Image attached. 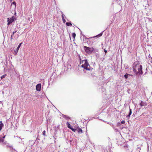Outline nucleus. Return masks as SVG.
I'll return each instance as SVG.
<instances>
[{"label": "nucleus", "mask_w": 152, "mask_h": 152, "mask_svg": "<svg viewBox=\"0 0 152 152\" xmlns=\"http://www.w3.org/2000/svg\"><path fill=\"white\" fill-rule=\"evenodd\" d=\"M133 71L136 75H141L142 74V66L138 63H134L133 65Z\"/></svg>", "instance_id": "nucleus-1"}, {"label": "nucleus", "mask_w": 152, "mask_h": 152, "mask_svg": "<svg viewBox=\"0 0 152 152\" xmlns=\"http://www.w3.org/2000/svg\"><path fill=\"white\" fill-rule=\"evenodd\" d=\"M83 64L81 66L82 67L87 70H90V66L87 60L83 61Z\"/></svg>", "instance_id": "nucleus-2"}, {"label": "nucleus", "mask_w": 152, "mask_h": 152, "mask_svg": "<svg viewBox=\"0 0 152 152\" xmlns=\"http://www.w3.org/2000/svg\"><path fill=\"white\" fill-rule=\"evenodd\" d=\"M84 48L85 51L88 53H91L94 50V49L92 47L84 46Z\"/></svg>", "instance_id": "nucleus-3"}, {"label": "nucleus", "mask_w": 152, "mask_h": 152, "mask_svg": "<svg viewBox=\"0 0 152 152\" xmlns=\"http://www.w3.org/2000/svg\"><path fill=\"white\" fill-rule=\"evenodd\" d=\"M7 19L8 22L7 25H9L11 23L15 21V17L13 16L11 18H8Z\"/></svg>", "instance_id": "nucleus-4"}, {"label": "nucleus", "mask_w": 152, "mask_h": 152, "mask_svg": "<svg viewBox=\"0 0 152 152\" xmlns=\"http://www.w3.org/2000/svg\"><path fill=\"white\" fill-rule=\"evenodd\" d=\"M41 84H38L36 86V89L37 91H39L41 90Z\"/></svg>", "instance_id": "nucleus-5"}, {"label": "nucleus", "mask_w": 152, "mask_h": 152, "mask_svg": "<svg viewBox=\"0 0 152 152\" xmlns=\"http://www.w3.org/2000/svg\"><path fill=\"white\" fill-rule=\"evenodd\" d=\"M22 44V43H20L19 45H18V46L16 49V50H15V53L16 54H17V52H18L19 49L20 48L21 45Z\"/></svg>", "instance_id": "nucleus-6"}, {"label": "nucleus", "mask_w": 152, "mask_h": 152, "mask_svg": "<svg viewBox=\"0 0 152 152\" xmlns=\"http://www.w3.org/2000/svg\"><path fill=\"white\" fill-rule=\"evenodd\" d=\"M132 113V110L130 108L129 109V113L128 115L126 117L127 118H129L130 117V115H131Z\"/></svg>", "instance_id": "nucleus-7"}, {"label": "nucleus", "mask_w": 152, "mask_h": 152, "mask_svg": "<svg viewBox=\"0 0 152 152\" xmlns=\"http://www.w3.org/2000/svg\"><path fill=\"white\" fill-rule=\"evenodd\" d=\"M68 128H69V129H71L72 126L70 125V124H69L68 122H66V124Z\"/></svg>", "instance_id": "nucleus-8"}, {"label": "nucleus", "mask_w": 152, "mask_h": 152, "mask_svg": "<svg viewBox=\"0 0 152 152\" xmlns=\"http://www.w3.org/2000/svg\"><path fill=\"white\" fill-rule=\"evenodd\" d=\"M78 132L80 133H83V131L82 129L80 128L78 130Z\"/></svg>", "instance_id": "nucleus-9"}, {"label": "nucleus", "mask_w": 152, "mask_h": 152, "mask_svg": "<svg viewBox=\"0 0 152 152\" xmlns=\"http://www.w3.org/2000/svg\"><path fill=\"white\" fill-rule=\"evenodd\" d=\"M66 25L67 26H72V24L70 23H66Z\"/></svg>", "instance_id": "nucleus-10"}, {"label": "nucleus", "mask_w": 152, "mask_h": 152, "mask_svg": "<svg viewBox=\"0 0 152 152\" xmlns=\"http://www.w3.org/2000/svg\"><path fill=\"white\" fill-rule=\"evenodd\" d=\"M3 126V124L2 123L0 124V131L2 129V127Z\"/></svg>", "instance_id": "nucleus-11"}, {"label": "nucleus", "mask_w": 152, "mask_h": 152, "mask_svg": "<svg viewBox=\"0 0 152 152\" xmlns=\"http://www.w3.org/2000/svg\"><path fill=\"white\" fill-rule=\"evenodd\" d=\"M129 75L128 74H126L124 75V77L126 79H127Z\"/></svg>", "instance_id": "nucleus-12"}, {"label": "nucleus", "mask_w": 152, "mask_h": 152, "mask_svg": "<svg viewBox=\"0 0 152 152\" xmlns=\"http://www.w3.org/2000/svg\"><path fill=\"white\" fill-rule=\"evenodd\" d=\"M4 140L2 138L0 137V142H3Z\"/></svg>", "instance_id": "nucleus-13"}, {"label": "nucleus", "mask_w": 152, "mask_h": 152, "mask_svg": "<svg viewBox=\"0 0 152 152\" xmlns=\"http://www.w3.org/2000/svg\"><path fill=\"white\" fill-rule=\"evenodd\" d=\"M76 36V34L75 33H73L72 34V36L74 38H75Z\"/></svg>", "instance_id": "nucleus-14"}, {"label": "nucleus", "mask_w": 152, "mask_h": 152, "mask_svg": "<svg viewBox=\"0 0 152 152\" xmlns=\"http://www.w3.org/2000/svg\"><path fill=\"white\" fill-rule=\"evenodd\" d=\"M102 33H100V34H99L98 35H97L96 36H95V37H100L101 36H102Z\"/></svg>", "instance_id": "nucleus-15"}, {"label": "nucleus", "mask_w": 152, "mask_h": 152, "mask_svg": "<svg viewBox=\"0 0 152 152\" xmlns=\"http://www.w3.org/2000/svg\"><path fill=\"white\" fill-rule=\"evenodd\" d=\"M45 132L46 131L45 130H44L43 132V135L44 136H46L45 135Z\"/></svg>", "instance_id": "nucleus-16"}, {"label": "nucleus", "mask_w": 152, "mask_h": 152, "mask_svg": "<svg viewBox=\"0 0 152 152\" xmlns=\"http://www.w3.org/2000/svg\"><path fill=\"white\" fill-rule=\"evenodd\" d=\"M61 13H62V19H64V14H63V12H61Z\"/></svg>", "instance_id": "nucleus-17"}, {"label": "nucleus", "mask_w": 152, "mask_h": 152, "mask_svg": "<svg viewBox=\"0 0 152 152\" xmlns=\"http://www.w3.org/2000/svg\"><path fill=\"white\" fill-rule=\"evenodd\" d=\"M63 117H64V118H66V119H67H67H68V118L66 117V115H63Z\"/></svg>", "instance_id": "nucleus-18"}, {"label": "nucleus", "mask_w": 152, "mask_h": 152, "mask_svg": "<svg viewBox=\"0 0 152 152\" xmlns=\"http://www.w3.org/2000/svg\"><path fill=\"white\" fill-rule=\"evenodd\" d=\"M125 122L124 121H122L121 122V123L122 124H124L125 123Z\"/></svg>", "instance_id": "nucleus-19"}, {"label": "nucleus", "mask_w": 152, "mask_h": 152, "mask_svg": "<svg viewBox=\"0 0 152 152\" xmlns=\"http://www.w3.org/2000/svg\"><path fill=\"white\" fill-rule=\"evenodd\" d=\"M62 19L63 23H65V22H66V20H65L64 18L63 19Z\"/></svg>", "instance_id": "nucleus-20"}, {"label": "nucleus", "mask_w": 152, "mask_h": 152, "mask_svg": "<svg viewBox=\"0 0 152 152\" xmlns=\"http://www.w3.org/2000/svg\"><path fill=\"white\" fill-rule=\"evenodd\" d=\"M73 131H74V132H75V130L72 127L71 128V129H70Z\"/></svg>", "instance_id": "nucleus-21"}, {"label": "nucleus", "mask_w": 152, "mask_h": 152, "mask_svg": "<svg viewBox=\"0 0 152 152\" xmlns=\"http://www.w3.org/2000/svg\"><path fill=\"white\" fill-rule=\"evenodd\" d=\"M73 131H74V132H75V130L72 127L71 128V129H70Z\"/></svg>", "instance_id": "nucleus-22"}, {"label": "nucleus", "mask_w": 152, "mask_h": 152, "mask_svg": "<svg viewBox=\"0 0 152 152\" xmlns=\"http://www.w3.org/2000/svg\"><path fill=\"white\" fill-rule=\"evenodd\" d=\"M16 32V31H13V32H12V35H14V34Z\"/></svg>", "instance_id": "nucleus-23"}, {"label": "nucleus", "mask_w": 152, "mask_h": 152, "mask_svg": "<svg viewBox=\"0 0 152 152\" xmlns=\"http://www.w3.org/2000/svg\"><path fill=\"white\" fill-rule=\"evenodd\" d=\"M104 52L106 54L107 52V50H106L105 49H104Z\"/></svg>", "instance_id": "nucleus-24"}, {"label": "nucleus", "mask_w": 152, "mask_h": 152, "mask_svg": "<svg viewBox=\"0 0 152 152\" xmlns=\"http://www.w3.org/2000/svg\"><path fill=\"white\" fill-rule=\"evenodd\" d=\"M13 35H12H12H11V39H12V36H13Z\"/></svg>", "instance_id": "nucleus-25"}, {"label": "nucleus", "mask_w": 152, "mask_h": 152, "mask_svg": "<svg viewBox=\"0 0 152 152\" xmlns=\"http://www.w3.org/2000/svg\"><path fill=\"white\" fill-rule=\"evenodd\" d=\"M5 136H4L2 137V138L3 139H4V138H5Z\"/></svg>", "instance_id": "nucleus-26"}, {"label": "nucleus", "mask_w": 152, "mask_h": 152, "mask_svg": "<svg viewBox=\"0 0 152 152\" xmlns=\"http://www.w3.org/2000/svg\"><path fill=\"white\" fill-rule=\"evenodd\" d=\"M13 4H15V2H14L12 3Z\"/></svg>", "instance_id": "nucleus-27"}, {"label": "nucleus", "mask_w": 152, "mask_h": 152, "mask_svg": "<svg viewBox=\"0 0 152 152\" xmlns=\"http://www.w3.org/2000/svg\"><path fill=\"white\" fill-rule=\"evenodd\" d=\"M140 105L142 106L143 105H142L141 103H140Z\"/></svg>", "instance_id": "nucleus-28"}, {"label": "nucleus", "mask_w": 152, "mask_h": 152, "mask_svg": "<svg viewBox=\"0 0 152 152\" xmlns=\"http://www.w3.org/2000/svg\"><path fill=\"white\" fill-rule=\"evenodd\" d=\"M17 137L18 138V137ZM19 138H20V137H19Z\"/></svg>", "instance_id": "nucleus-29"}, {"label": "nucleus", "mask_w": 152, "mask_h": 152, "mask_svg": "<svg viewBox=\"0 0 152 152\" xmlns=\"http://www.w3.org/2000/svg\"><path fill=\"white\" fill-rule=\"evenodd\" d=\"M10 1H12V0H10Z\"/></svg>", "instance_id": "nucleus-30"}, {"label": "nucleus", "mask_w": 152, "mask_h": 152, "mask_svg": "<svg viewBox=\"0 0 152 152\" xmlns=\"http://www.w3.org/2000/svg\"><path fill=\"white\" fill-rule=\"evenodd\" d=\"M16 13H15V15H16Z\"/></svg>", "instance_id": "nucleus-31"}]
</instances>
